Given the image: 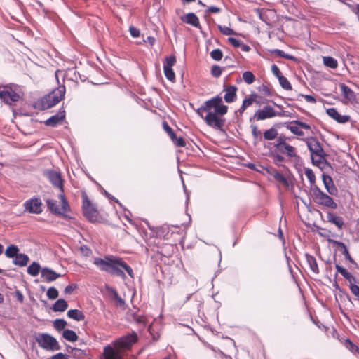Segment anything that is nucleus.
<instances>
[{"label":"nucleus","instance_id":"1","mask_svg":"<svg viewBox=\"0 0 359 359\" xmlns=\"http://www.w3.org/2000/svg\"><path fill=\"white\" fill-rule=\"evenodd\" d=\"M227 109L228 107L222 104V98L216 96L205 102L196 112L208 126L215 129H221L224 125L221 116L226 114Z\"/></svg>","mask_w":359,"mask_h":359},{"label":"nucleus","instance_id":"2","mask_svg":"<svg viewBox=\"0 0 359 359\" xmlns=\"http://www.w3.org/2000/svg\"><path fill=\"white\" fill-rule=\"evenodd\" d=\"M93 264L102 271H104L111 276L126 279V271L130 278L134 277L132 268L119 257L114 255H106L103 258L95 257Z\"/></svg>","mask_w":359,"mask_h":359},{"label":"nucleus","instance_id":"3","mask_svg":"<svg viewBox=\"0 0 359 359\" xmlns=\"http://www.w3.org/2000/svg\"><path fill=\"white\" fill-rule=\"evenodd\" d=\"M137 340V334L133 332L114 342V348L107 346L104 348L103 359H121L120 351L130 348Z\"/></svg>","mask_w":359,"mask_h":359},{"label":"nucleus","instance_id":"4","mask_svg":"<svg viewBox=\"0 0 359 359\" xmlns=\"http://www.w3.org/2000/svg\"><path fill=\"white\" fill-rule=\"evenodd\" d=\"M65 87L60 86L47 95L37 100L34 107L38 110H46L57 104L65 96Z\"/></svg>","mask_w":359,"mask_h":359},{"label":"nucleus","instance_id":"5","mask_svg":"<svg viewBox=\"0 0 359 359\" xmlns=\"http://www.w3.org/2000/svg\"><path fill=\"white\" fill-rule=\"evenodd\" d=\"M313 201L318 205L335 210L337 204L334 199L323 192L318 186H313L311 188Z\"/></svg>","mask_w":359,"mask_h":359},{"label":"nucleus","instance_id":"6","mask_svg":"<svg viewBox=\"0 0 359 359\" xmlns=\"http://www.w3.org/2000/svg\"><path fill=\"white\" fill-rule=\"evenodd\" d=\"M305 142L311 155V158L314 164L318 165L325 161V154L318 142L315 137H309L305 139Z\"/></svg>","mask_w":359,"mask_h":359},{"label":"nucleus","instance_id":"7","mask_svg":"<svg viewBox=\"0 0 359 359\" xmlns=\"http://www.w3.org/2000/svg\"><path fill=\"white\" fill-rule=\"evenodd\" d=\"M13 84L3 85L0 83V100L4 104L12 105L19 101L20 96L13 88Z\"/></svg>","mask_w":359,"mask_h":359},{"label":"nucleus","instance_id":"8","mask_svg":"<svg viewBox=\"0 0 359 359\" xmlns=\"http://www.w3.org/2000/svg\"><path fill=\"white\" fill-rule=\"evenodd\" d=\"M39 346L48 351H57L60 349V346L57 340L48 334H39L36 339Z\"/></svg>","mask_w":359,"mask_h":359},{"label":"nucleus","instance_id":"9","mask_svg":"<svg viewBox=\"0 0 359 359\" xmlns=\"http://www.w3.org/2000/svg\"><path fill=\"white\" fill-rule=\"evenodd\" d=\"M61 199V205L57 204V202L53 199H47L46 203L48 208L53 213L57 215H62L67 210L68 204L65 198V196L60 195Z\"/></svg>","mask_w":359,"mask_h":359},{"label":"nucleus","instance_id":"10","mask_svg":"<svg viewBox=\"0 0 359 359\" xmlns=\"http://www.w3.org/2000/svg\"><path fill=\"white\" fill-rule=\"evenodd\" d=\"M19 251L20 249L17 245L11 244L6 248L5 255L8 258H13V263L15 265L22 267V253H20Z\"/></svg>","mask_w":359,"mask_h":359},{"label":"nucleus","instance_id":"11","mask_svg":"<svg viewBox=\"0 0 359 359\" xmlns=\"http://www.w3.org/2000/svg\"><path fill=\"white\" fill-rule=\"evenodd\" d=\"M277 111H275L273 107L270 105H265L262 109H258L254 114V118L257 121H262L265 119L272 118L276 117Z\"/></svg>","mask_w":359,"mask_h":359},{"label":"nucleus","instance_id":"12","mask_svg":"<svg viewBox=\"0 0 359 359\" xmlns=\"http://www.w3.org/2000/svg\"><path fill=\"white\" fill-rule=\"evenodd\" d=\"M26 210L29 212L39 214L42 212V203L39 198H34L27 201L25 204Z\"/></svg>","mask_w":359,"mask_h":359},{"label":"nucleus","instance_id":"13","mask_svg":"<svg viewBox=\"0 0 359 359\" xmlns=\"http://www.w3.org/2000/svg\"><path fill=\"white\" fill-rule=\"evenodd\" d=\"M322 180L324 186L329 194L332 196H336L338 194V190L335 187L332 177L328 175L323 173L322 175Z\"/></svg>","mask_w":359,"mask_h":359},{"label":"nucleus","instance_id":"14","mask_svg":"<svg viewBox=\"0 0 359 359\" xmlns=\"http://www.w3.org/2000/svg\"><path fill=\"white\" fill-rule=\"evenodd\" d=\"M327 115L339 123H345L350 121L348 115H341L336 109L330 108L326 111Z\"/></svg>","mask_w":359,"mask_h":359},{"label":"nucleus","instance_id":"15","mask_svg":"<svg viewBox=\"0 0 359 359\" xmlns=\"http://www.w3.org/2000/svg\"><path fill=\"white\" fill-rule=\"evenodd\" d=\"M46 176L55 187L59 188L62 191V182L60 174L58 172L49 170L46 172Z\"/></svg>","mask_w":359,"mask_h":359},{"label":"nucleus","instance_id":"16","mask_svg":"<svg viewBox=\"0 0 359 359\" xmlns=\"http://www.w3.org/2000/svg\"><path fill=\"white\" fill-rule=\"evenodd\" d=\"M65 117V111H60L58 114L48 118L44 123L47 126L55 127L57 124L63 121Z\"/></svg>","mask_w":359,"mask_h":359},{"label":"nucleus","instance_id":"17","mask_svg":"<svg viewBox=\"0 0 359 359\" xmlns=\"http://www.w3.org/2000/svg\"><path fill=\"white\" fill-rule=\"evenodd\" d=\"M327 219L330 223L334 224L339 229H342L344 225L343 218L331 212H327Z\"/></svg>","mask_w":359,"mask_h":359},{"label":"nucleus","instance_id":"18","mask_svg":"<svg viewBox=\"0 0 359 359\" xmlns=\"http://www.w3.org/2000/svg\"><path fill=\"white\" fill-rule=\"evenodd\" d=\"M182 21L189 24L195 27H200V22L198 17L193 13H189L181 17Z\"/></svg>","mask_w":359,"mask_h":359},{"label":"nucleus","instance_id":"19","mask_svg":"<svg viewBox=\"0 0 359 359\" xmlns=\"http://www.w3.org/2000/svg\"><path fill=\"white\" fill-rule=\"evenodd\" d=\"M41 276L48 282H51L55 280L57 278L60 277L61 275L52 269L44 268L41 270Z\"/></svg>","mask_w":359,"mask_h":359},{"label":"nucleus","instance_id":"20","mask_svg":"<svg viewBox=\"0 0 359 359\" xmlns=\"http://www.w3.org/2000/svg\"><path fill=\"white\" fill-rule=\"evenodd\" d=\"M236 90L237 88L234 86H230L224 89V100L226 102L230 103L234 101L236 97Z\"/></svg>","mask_w":359,"mask_h":359},{"label":"nucleus","instance_id":"21","mask_svg":"<svg viewBox=\"0 0 359 359\" xmlns=\"http://www.w3.org/2000/svg\"><path fill=\"white\" fill-rule=\"evenodd\" d=\"M336 269L338 273L342 275L344 278L347 281H348L349 285H351V283L356 282L355 278L351 273L348 272L347 270L344 267L339 266V264H337Z\"/></svg>","mask_w":359,"mask_h":359},{"label":"nucleus","instance_id":"22","mask_svg":"<svg viewBox=\"0 0 359 359\" xmlns=\"http://www.w3.org/2000/svg\"><path fill=\"white\" fill-rule=\"evenodd\" d=\"M339 87L341 91V95L344 98L349 101H353L355 99L354 92L344 83L340 84Z\"/></svg>","mask_w":359,"mask_h":359},{"label":"nucleus","instance_id":"23","mask_svg":"<svg viewBox=\"0 0 359 359\" xmlns=\"http://www.w3.org/2000/svg\"><path fill=\"white\" fill-rule=\"evenodd\" d=\"M67 315L69 318L74 319L76 321H82L85 318V316L83 312L78 309H70L67 311Z\"/></svg>","mask_w":359,"mask_h":359},{"label":"nucleus","instance_id":"24","mask_svg":"<svg viewBox=\"0 0 359 359\" xmlns=\"http://www.w3.org/2000/svg\"><path fill=\"white\" fill-rule=\"evenodd\" d=\"M278 150L282 154H286L289 157H294L296 156V149L287 143Z\"/></svg>","mask_w":359,"mask_h":359},{"label":"nucleus","instance_id":"25","mask_svg":"<svg viewBox=\"0 0 359 359\" xmlns=\"http://www.w3.org/2000/svg\"><path fill=\"white\" fill-rule=\"evenodd\" d=\"M306 259L307 263L309 265L311 270L313 273H318L319 270H318V264H317L316 258L312 255L306 254Z\"/></svg>","mask_w":359,"mask_h":359},{"label":"nucleus","instance_id":"26","mask_svg":"<svg viewBox=\"0 0 359 359\" xmlns=\"http://www.w3.org/2000/svg\"><path fill=\"white\" fill-rule=\"evenodd\" d=\"M67 302L63 299H60L53 304V310L54 311L62 312L67 309Z\"/></svg>","mask_w":359,"mask_h":359},{"label":"nucleus","instance_id":"27","mask_svg":"<svg viewBox=\"0 0 359 359\" xmlns=\"http://www.w3.org/2000/svg\"><path fill=\"white\" fill-rule=\"evenodd\" d=\"M62 337L69 341H76L78 339V337L75 332L71 330H64L62 333Z\"/></svg>","mask_w":359,"mask_h":359},{"label":"nucleus","instance_id":"28","mask_svg":"<svg viewBox=\"0 0 359 359\" xmlns=\"http://www.w3.org/2000/svg\"><path fill=\"white\" fill-rule=\"evenodd\" d=\"M332 242H333L334 244L337 245L339 247L343 249L342 253L345 256V257L350 262L354 263L353 259L351 257V255H350V254L348 252V250H347V248H346V245L344 243L340 242V241H332Z\"/></svg>","mask_w":359,"mask_h":359},{"label":"nucleus","instance_id":"29","mask_svg":"<svg viewBox=\"0 0 359 359\" xmlns=\"http://www.w3.org/2000/svg\"><path fill=\"white\" fill-rule=\"evenodd\" d=\"M323 64L326 67L332 68V69L337 68V67L338 65V62H337V60H335L334 58H333L332 57H329V56L323 57Z\"/></svg>","mask_w":359,"mask_h":359},{"label":"nucleus","instance_id":"30","mask_svg":"<svg viewBox=\"0 0 359 359\" xmlns=\"http://www.w3.org/2000/svg\"><path fill=\"white\" fill-rule=\"evenodd\" d=\"M257 95L256 94H252L243 101V104L245 107L251 106L254 102L257 103V104H260L259 101L257 100Z\"/></svg>","mask_w":359,"mask_h":359},{"label":"nucleus","instance_id":"31","mask_svg":"<svg viewBox=\"0 0 359 359\" xmlns=\"http://www.w3.org/2000/svg\"><path fill=\"white\" fill-rule=\"evenodd\" d=\"M278 135V131L276 129L271 128L264 133V137L267 140H273Z\"/></svg>","mask_w":359,"mask_h":359},{"label":"nucleus","instance_id":"32","mask_svg":"<svg viewBox=\"0 0 359 359\" xmlns=\"http://www.w3.org/2000/svg\"><path fill=\"white\" fill-rule=\"evenodd\" d=\"M40 268V265L38 263L34 262L27 268V273L35 276L39 273Z\"/></svg>","mask_w":359,"mask_h":359},{"label":"nucleus","instance_id":"33","mask_svg":"<svg viewBox=\"0 0 359 359\" xmlns=\"http://www.w3.org/2000/svg\"><path fill=\"white\" fill-rule=\"evenodd\" d=\"M243 79L247 84H252L255 80L254 74L250 71L243 73Z\"/></svg>","mask_w":359,"mask_h":359},{"label":"nucleus","instance_id":"34","mask_svg":"<svg viewBox=\"0 0 359 359\" xmlns=\"http://www.w3.org/2000/svg\"><path fill=\"white\" fill-rule=\"evenodd\" d=\"M176 62V58L174 55H170L165 57L163 62V68H172Z\"/></svg>","mask_w":359,"mask_h":359},{"label":"nucleus","instance_id":"35","mask_svg":"<svg viewBox=\"0 0 359 359\" xmlns=\"http://www.w3.org/2000/svg\"><path fill=\"white\" fill-rule=\"evenodd\" d=\"M305 175L307 177L308 180L309 181L310 184H311V187L313 186H316L314 184L316 182V177L315 175L311 169L306 168L305 170Z\"/></svg>","mask_w":359,"mask_h":359},{"label":"nucleus","instance_id":"36","mask_svg":"<svg viewBox=\"0 0 359 359\" xmlns=\"http://www.w3.org/2000/svg\"><path fill=\"white\" fill-rule=\"evenodd\" d=\"M278 81L281 87L285 90L292 89V86L286 77L283 76H279Z\"/></svg>","mask_w":359,"mask_h":359},{"label":"nucleus","instance_id":"37","mask_svg":"<svg viewBox=\"0 0 359 359\" xmlns=\"http://www.w3.org/2000/svg\"><path fill=\"white\" fill-rule=\"evenodd\" d=\"M345 346L352 353H357L359 355V348L349 339L346 340Z\"/></svg>","mask_w":359,"mask_h":359},{"label":"nucleus","instance_id":"38","mask_svg":"<svg viewBox=\"0 0 359 359\" xmlns=\"http://www.w3.org/2000/svg\"><path fill=\"white\" fill-rule=\"evenodd\" d=\"M287 128L294 135L302 136L304 135V132L300 129V127L297 126L290 125L287 126Z\"/></svg>","mask_w":359,"mask_h":359},{"label":"nucleus","instance_id":"39","mask_svg":"<svg viewBox=\"0 0 359 359\" xmlns=\"http://www.w3.org/2000/svg\"><path fill=\"white\" fill-rule=\"evenodd\" d=\"M218 29L224 35L229 36V35H233V34H236L235 32L232 29H231L228 27L218 25Z\"/></svg>","mask_w":359,"mask_h":359},{"label":"nucleus","instance_id":"40","mask_svg":"<svg viewBox=\"0 0 359 359\" xmlns=\"http://www.w3.org/2000/svg\"><path fill=\"white\" fill-rule=\"evenodd\" d=\"M58 294V291L55 287H50L46 292V295L50 299H56Z\"/></svg>","mask_w":359,"mask_h":359},{"label":"nucleus","instance_id":"41","mask_svg":"<svg viewBox=\"0 0 359 359\" xmlns=\"http://www.w3.org/2000/svg\"><path fill=\"white\" fill-rule=\"evenodd\" d=\"M165 77L170 81H173L175 78V73L172 68H163Z\"/></svg>","mask_w":359,"mask_h":359},{"label":"nucleus","instance_id":"42","mask_svg":"<svg viewBox=\"0 0 359 359\" xmlns=\"http://www.w3.org/2000/svg\"><path fill=\"white\" fill-rule=\"evenodd\" d=\"M210 56L213 60L219 61L222 58L223 53L219 49H215L210 53Z\"/></svg>","mask_w":359,"mask_h":359},{"label":"nucleus","instance_id":"43","mask_svg":"<svg viewBox=\"0 0 359 359\" xmlns=\"http://www.w3.org/2000/svg\"><path fill=\"white\" fill-rule=\"evenodd\" d=\"M67 325L66 321L62 319H56L54 321V327L56 330H63Z\"/></svg>","mask_w":359,"mask_h":359},{"label":"nucleus","instance_id":"44","mask_svg":"<svg viewBox=\"0 0 359 359\" xmlns=\"http://www.w3.org/2000/svg\"><path fill=\"white\" fill-rule=\"evenodd\" d=\"M272 53H273L276 55L283 58L292 59L293 57L292 56L285 53L283 50L279 49H275L272 51Z\"/></svg>","mask_w":359,"mask_h":359},{"label":"nucleus","instance_id":"45","mask_svg":"<svg viewBox=\"0 0 359 359\" xmlns=\"http://www.w3.org/2000/svg\"><path fill=\"white\" fill-rule=\"evenodd\" d=\"M349 288L351 292L359 299V286L353 283L349 285Z\"/></svg>","mask_w":359,"mask_h":359},{"label":"nucleus","instance_id":"46","mask_svg":"<svg viewBox=\"0 0 359 359\" xmlns=\"http://www.w3.org/2000/svg\"><path fill=\"white\" fill-rule=\"evenodd\" d=\"M222 69L219 66L214 65L212 67L211 73L213 76L219 77L222 74Z\"/></svg>","mask_w":359,"mask_h":359},{"label":"nucleus","instance_id":"47","mask_svg":"<svg viewBox=\"0 0 359 359\" xmlns=\"http://www.w3.org/2000/svg\"><path fill=\"white\" fill-rule=\"evenodd\" d=\"M112 293H113L114 299L118 302V304L120 306L124 305V304H125L124 300L118 295V292L115 290H113Z\"/></svg>","mask_w":359,"mask_h":359},{"label":"nucleus","instance_id":"48","mask_svg":"<svg viewBox=\"0 0 359 359\" xmlns=\"http://www.w3.org/2000/svg\"><path fill=\"white\" fill-rule=\"evenodd\" d=\"M291 123L292 124H296L298 126H299L300 128H302L304 129L309 130V129L311 128V126L309 124H307V123H306L304 122H302V121H298V120L293 121Z\"/></svg>","mask_w":359,"mask_h":359},{"label":"nucleus","instance_id":"49","mask_svg":"<svg viewBox=\"0 0 359 359\" xmlns=\"http://www.w3.org/2000/svg\"><path fill=\"white\" fill-rule=\"evenodd\" d=\"M228 41L233 46L236 48H238L241 46V41L235 38L229 37Z\"/></svg>","mask_w":359,"mask_h":359},{"label":"nucleus","instance_id":"50","mask_svg":"<svg viewBox=\"0 0 359 359\" xmlns=\"http://www.w3.org/2000/svg\"><path fill=\"white\" fill-rule=\"evenodd\" d=\"M273 176H274V178H275L276 180H278V181H279V182H282V183H283V184H287V180H286V179H285V177L283 176V175H282L281 173H279V172H276L274 174V175H273Z\"/></svg>","mask_w":359,"mask_h":359},{"label":"nucleus","instance_id":"51","mask_svg":"<svg viewBox=\"0 0 359 359\" xmlns=\"http://www.w3.org/2000/svg\"><path fill=\"white\" fill-rule=\"evenodd\" d=\"M271 72L272 73L276 76L278 77V79H279V76H283L282 74H281V72L280 70L279 69V68L278 67L277 65H273L271 66Z\"/></svg>","mask_w":359,"mask_h":359},{"label":"nucleus","instance_id":"52","mask_svg":"<svg viewBox=\"0 0 359 359\" xmlns=\"http://www.w3.org/2000/svg\"><path fill=\"white\" fill-rule=\"evenodd\" d=\"M285 144V139L284 137H280L276 140L275 147H276L277 149H278Z\"/></svg>","mask_w":359,"mask_h":359},{"label":"nucleus","instance_id":"53","mask_svg":"<svg viewBox=\"0 0 359 359\" xmlns=\"http://www.w3.org/2000/svg\"><path fill=\"white\" fill-rule=\"evenodd\" d=\"M134 320L138 324L142 325V326L145 325V318L141 316H135Z\"/></svg>","mask_w":359,"mask_h":359},{"label":"nucleus","instance_id":"54","mask_svg":"<svg viewBox=\"0 0 359 359\" xmlns=\"http://www.w3.org/2000/svg\"><path fill=\"white\" fill-rule=\"evenodd\" d=\"M129 31L133 37L135 38L140 36V30L134 27H130Z\"/></svg>","mask_w":359,"mask_h":359},{"label":"nucleus","instance_id":"55","mask_svg":"<svg viewBox=\"0 0 359 359\" xmlns=\"http://www.w3.org/2000/svg\"><path fill=\"white\" fill-rule=\"evenodd\" d=\"M173 142L177 147L185 146V141L182 137H177Z\"/></svg>","mask_w":359,"mask_h":359},{"label":"nucleus","instance_id":"56","mask_svg":"<svg viewBox=\"0 0 359 359\" xmlns=\"http://www.w3.org/2000/svg\"><path fill=\"white\" fill-rule=\"evenodd\" d=\"M221 9L217 6H210L208 8L206 12L212 13H219Z\"/></svg>","mask_w":359,"mask_h":359},{"label":"nucleus","instance_id":"57","mask_svg":"<svg viewBox=\"0 0 359 359\" xmlns=\"http://www.w3.org/2000/svg\"><path fill=\"white\" fill-rule=\"evenodd\" d=\"M301 95L305 99V100L307 102H310V103L316 102V99L311 95Z\"/></svg>","mask_w":359,"mask_h":359},{"label":"nucleus","instance_id":"58","mask_svg":"<svg viewBox=\"0 0 359 359\" xmlns=\"http://www.w3.org/2000/svg\"><path fill=\"white\" fill-rule=\"evenodd\" d=\"M273 161L275 163L278 164L284 161V158L279 154H276L273 156Z\"/></svg>","mask_w":359,"mask_h":359},{"label":"nucleus","instance_id":"59","mask_svg":"<svg viewBox=\"0 0 359 359\" xmlns=\"http://www.w3.org/2000/svg\"><path fill=\"white\" fill-rule=\"evenodd\" d=\"M76 287V285H69L65 289V292L66 294H70L75 288Z\"/></svg>","mask_w":359,"mask_h":359},{"label":"nucleus","instance_id":"60","mask_svg":"<svg viewBox=\"0 0 359 359\" xmlns=\"http://www.w3.org/2000/svg\"><path fill=\"white\" fill-rule=\"evenodd\" d=\"M252 134L255 138H257L260 134V131L257 130L256 126H253L252 129Z\"/></svg>","mask_w":359,"mask_h":359},{"label":"nucleus","instance_id":"61","mask_svg":"<svg viewBox=\"0 0 359 359\" xmlns=\"http://www.w3.org/2000/svg\"><path fill=\"white\" fill-rule=\"evenodd\" d=\"M51 359H66V356L63 353H59L52 356Z\"/></svg>","mask_w":359,"mask_h":359},{"label":"nucleus","instance_id":"62","mask_svg":"<svg viewBox=\"0 0 359 359\" xmlns=\"http://www.w3.org/2000/svg\"><path fill=\"white\" fill-rule=\"evenodd\" d=\"M87 205H89V201L86 198H85L83 201V210H84L85 214L88 216Z\"/></svg>","mask_w":359,"mask_h":359},{"label":"nucleus","instance_id":"63","mask_svg":"<svg viewBox=\"0 0 359 359\" xmlns=\"http://www.w3.org/2000/svg\"><path fill=\"white\" fill-rule=\"evenodd\" d=\"M17 299L19 302H22V292L21 291L17 290L15 291Z\"/></svg>","mask_w":359,"mask_h":359},{"label":"nucleus","instance_id":"64","mask_svg":"<svg viewBox=\"0 0 359 359\" xmlns=\"http://www.w3.org/2000/svg\"><path fill=\"white\" fill-rule=\"evenodd\" d=\"M240 47L241 48L242 50L245 52H248L250 50V48L248 45L243 44L242 43Z\"/></svg>","mask_w":359,"mask_h":359}]
</instances>
